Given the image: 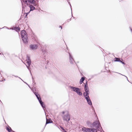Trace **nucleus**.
I'll list each match as a JSON object with an SVG mask.
<instances>
[{
    "label": "nucleus",
    "mask_w": 132,
    "mask_h": 132,
    "mask_svg": "<svg viewBox=\"0 0 132 132\" xmlns=\"http://www.w3.org/2000/svg\"><path fill=\"white\" fill-rule=\"evenodd\" d=\"M22 7H23V6H22Z\"/></svg>",
    "instance_id": "bb28decb"
},
{
    "label": "nucleus",
    "mask_w": 132,
    "mask_h": 132,
    "mask_svg": "<svg viewBox=\"0 0 132 132\" xmlns=\"http://www.w3.org/2000/svg\"><path fill=\"white\" fill-rule=\"evenodd\" d=\"M62 117L64 120L68 121L70 119V115L68 112L67 111H63L62 112Z\"/></svg>",
    "instance_id": "f257e3e1"
},
{
    "label": "nucleus",
    "mask_w": 132,
    "mask_h": 132,
    "mask_svg": "<svg viewBox=\"0 0 132 132\" xmlns=\"http://www.w3.org/2000/svg\"><path fill=\"white\" fill-rule=\"evenodd\" d=\"M22 39L23 42L25 43H27L28 41V39L27 36L22 37Z\"/></svg>",
    "instance_id": "1a4fd4ad"
},
{
    "label": "nucleus",
    "mask_w": 132,
    "mask_h": 132,
    "mask_svg": "<svg viewBox=\"0 0 132 132\" xmlns=\"http://www.w3.org/2000/svg\"><path fill=\"white\" fill-rule=\"evenodd\" d=\"M61 129H62L64 131H65V130H64V129H63V128L62 127H61Z\"/></svg>",
    "instance_id": "412c9836"
},
{
    "label": "nucleus",
    "mask_w": 132,
    "mask_h": 132,
    "mask_svg": "<svg viewBox=\"0 0 132 132\" xmlns=\"http://www.w3.org/2000/svg\"><path fill=\"white\" fill-rule=\"evenodd\" d=\"M85 92H88L89 90L88 86L87 85H85Z\"/></svg>",
    "instance_id": "f8f14e48"
},
{
    "label": "nucleus",
    "mask_w": 132,
    "mask_h": 132,
    "mask_svg": "<svg viewBox=\"0 0 132 132\" xmlns=\"http://www.w3.org/2000/svg\"><path fill=\"white\" fill-rule=\"evenodd\" d=\"M15 30L16 31L18 32V31H19L20 30V27H16V28H14V29H15Z\"/></svg>",
    "instance_id": "f3484780"
},
{
    "label": "nucleus",
    "mask_w": 132,
    "mask_h": 132,
    "mask_svg": "<svg viewBox=\"0 0 132 132\" xmlns=\"http://www.w3.org/2000/svg\"><path fill=\"white\" fill-rule=\"evenodd\" d=\"M35 94L37 97V99L38 100L40 103L43 107V108H45V105L43 103L41 100V98L40 97L39 95L37 93H34Z\"/></svg>",
    "instance_id": "423d86ee"
},
{
    "label": "nucleus",
    "mask_w": 132,
    "mask_h": 132,
    "mask_svg": "<svg viewBox=\"0 0 132 132\" xmlns=\"http://www.w3.org/2000/svg\"><path fill=\"white\" fill-rule=\"evenodd\" d=\"M27 68L28 69H29V67H28L27 66Z\"/></svg>",
    "instance_id": "5701e85b"
},
{
    "label": "nucleus",
    "mask_w": 132,
    "mask_h": 132,
    "mask_svg": "<svg viewBox=\"0 0 132 132\" xmlns=\"http://www.w3.org/2000/svg\"><path fill=\"white\" fill-rule=\"evenodd\" d=\"M121 62L122 64H125V63H124V62H122H122Z\"/></svg>",
    "instance_id": "4be33fe9"
},
{
    "label": "nucleus",
    "mask_w": 132,
    "mask_h": 132,
    "mask_svg": "<svg viewBox=\"0 0 132 132\" xmlns=\"http://www.w3.org/2000/svg\"><path fill=\"white\" fill-rule=\"evenodd\" d=\"M30 48L32 50H34L37 48L38 46L36 44H31L30 45Z\"/></svg>",
    "instance_id": "6e6552de"
},
{
    "label": "nucleus",
    "mask_w": 132,
    "mask_h": 132,
    "mask_svg": "<svg viewBox=\"0 0 132 132\" xmlns=\"http://www.w3.org/2000/svg\"><path fill=\"white\" fill-rule=\"evenodd\" d=\"M115 59L116 60V61H118V62H122V61H121L119 59V58H115Z\"/></svg>",
    "instance_id": "6ab92c4d"
},
{
    "label": "nucleus",
    "mask_w": 132,
    "mask_h": 132,
    "mask_svg": "<svg viewBox=\"0 0 132 132\" xmlns=\"http://www.w3.org/2000/svg\"><path fill=\"white\" fill-rule=\"evenodd\" d=\"M70 56H69V59L70 60V62L71 63H73V62L74 61L73 59L71 57V56L69 54Z\"/></svg>",
    "instance_id": "ddd939ff"
},
{
    "label": "nucleus",
    "mask_w": 132,
    "mask_h": 132,
    "mask_svg": "<svg viewBox=\"0 0 132 132\" xmlns=\"http://www.w3.org/2000/svg\"><path fill=\"white\" fill-rule=\"evenodd\" d=\"M21 35L22 38V37H24L25 36H27L26 33V32L24 30H22L21 31Z\"/></svg>",
    "instance_id": "9d476101"
},
{
    "label": "nucleus",
    "mask_w": 132,
    "mask_h": 132,
    "mask_svg": "<svg viewBox=\"0 0 132 132\" xmlns=\"http://www.w3.org/2000/svg\"><path fill=\"white\" fill-rule=\"evenodd\" d=\"M84 78L83 77H82L81 78V79L80 81V84H81L83 82L84 80Z\"/></svg>",
    "instance_id": "dca6fc26"
},
{
    "label": "nucleus",
    "mask_w": 132,
    "mask_h": 132,
    "mask_svg": "<svg viewBox=\"0 0 132 132\" xmlns=\"http://www.w3.org/2000/svg\"><path fill=\"white\" fill-rule=\"evenodd\" d=\"M63 132H67L66 131H64Z\"/></svg>",
    "instance_id": "a878e982"
},
{
    "label": "nucleus",
    "mask_w": 132,
    "mask_h": 132,
    "mask_svg": "<svg viewBox=\"0 0 132 132\" xmlns=\"http://www.w3.org/2000/svg\"><path fill=\"white\" fill-rule=\"evenodd\" d=\"M87 128H86L84 127H83L82 129V131L84 132H86Z\"/></svg>",
    "instance_id": "2eb2a0df"
},
{
    "label": "nucleus",
    "mask_w": 132,
    "mask_h": 132,
    "mask_svg": "<svg viewBox=\"0 0 132 132\" xmlns=\"http://www.w3.org/2000/svg\"><path fill=\"white\" fill-rule=\"evenodd\" d=\"M92 127H95L98 129V130H100V124L98 120L95 121L91 126Z\"/></svg>",
    "instance_id": "20e7f679"
},
{
    "label": "nucleus",
    "mask_w": 132,
    "mask_h": 132,
    "mask_svg": "<svg viewBox=\"0 0 132 132\" xmlns=\"http://www.w3.org/2000/svg\"><path fill=\"white\" fill-rule=\"evenodd\" d=\"M88 92H85L84 94V95L85 97V98L88 104L91 105L92 104V103L88 96L89 94Z\"/></svg>",
    "instance_id": "7ed1b4c3"
},
{
    "label": "nucleus",
    "mask_w": 132,
    "mask_h": 132,
    "mask_svg": "<svg viewBox=\"0 0 132 132\" xmlns=\"http://www.w3.org/2000/svg\"><path fill=\"white\" fill-rule=\"evenodd\" d=\"M23 2L27 5H34L35 2L34 0H22Z\"/></svg>",
    "instance_id": "39448f33"
},
{
    "label": "nucleus",
    "mask_w": 132,
    "mask_h": 132,
    "mask_svg": "<svg viewBox=\"0 0 132 132\" xmlns=\"http://www.w3.org/2000/svg\"><path fill=\"white\" fill-rule=\"evenodd\" d=\"M27 62L28 65H29L31 62L30 58L29 57H27Z\"/></svg>",
    "instance_id": "9b49d317"
},
{
    "label": "nucleus",
    "mask_w": 132,
    "mask_h": 132,
    "mask_svg": "<svg viewBox=\"0 0 132 132\" xmlns=\"http://www.w3.org/2000/svg\"><path fill=\"white\" fill-rule=\"evenodd\" d=\"M7 129L9 132H11V131H12L11 130V128L9 127H7Z\"/></svg>",
    "instance_id": "aec40b11"
},
{
    "label": "nucleus",
    "mask_w": 132,
    "mask_h": 132,
    "mask_svg": "<svg viewBox=\"0 0 132 132\" xmlns=\"http://www.w3.org/2000/svg\"><path fill=\"white\" fill-rule=\"evenodd\" d=\"M51 120L50 119H47L46 124L48 123L51 122Z\"/></svg>",
    "instance_id": "a211bd4d"
},
{
    "label": "nucleus",
    "mask_w": 132,
    "mask_h": 132,
    "mask_svg": "<svg viewBox=\"0 0 132 132\" xmlns=\"http://www.w3.org/2000/svg\"><path fill=\"white\" fill-rule=\"evenodd\" d=\"M60 28H61V29H62V27H61V26H60Z\"/></svg>",
    "instance_id": "393cba45"
},
{
    "label": "nucleus",
    "mask_w": 132,
    "mask_h": 132,
    "mask_svg": "<svg viewBox=\"0 0 132 132\" xmlns=\"http://www.w3.org/2000/svg\"><path fill=\"white\" fill-rule=\"evenodd\" d=\"M30 11H32L34 10L35 8V7H34L31 5H30Z\"/></svg>",
    "instance_id": "4468645a"
},
{
    "label": "nucleus",
    "mask_w": 132,
    "mask_h": 132,
    "mask_svg": "<svg viewBox=\"0 0 132 132\" xmlns=\"http://www.w3.org/2000/svg\"><path fill=\"white\" fill-rule=\"evenodd\" d=\"M11 132H15L13 131H11Z\"/></svg>",
    "instance_id": "b1692460"
},
{
    "label": "nucleus",
    "mask_w": 132,
    "mask_h": 132,
    "mask_svg": "<svg viewBox=\"0 0 132 132\" xmlns=\"http://www.w3.org/2000/svg\"><path fill=\"white\" fill-rule=\"evenodd\" d=\"M69 87L72 91L76 92L79 95L81 96L82 95V93L80 91V89L79 88L72 86H70Z\"/></svg>",
    "instance_id": "f03ea898"
},
{
    "label": "nucleus",
    "mask_w": 132,
    "mask_h": 132,
    "mask_svg": "<svg viewBox=\"0 0 132 132\" xmlns=\"http://www.w3.org/2000/svg\"><path fill=\"white\" fill-rule=\"evenodd\" d=\"M86 132H97V130L92 127V128H87Z\"/></svg>",
    "instance_id": "0eeeda50"
}]
</instances>
